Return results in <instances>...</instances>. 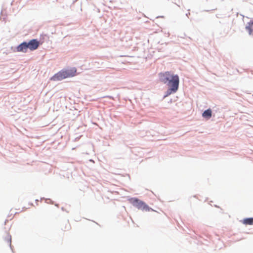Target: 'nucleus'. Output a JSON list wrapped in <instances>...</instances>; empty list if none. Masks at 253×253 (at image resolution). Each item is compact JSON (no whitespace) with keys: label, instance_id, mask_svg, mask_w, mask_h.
Segmentation results:
<instances>
[{"label":"nucleus","instance_id":"8","mask_svg":"<svg viewBox=\"0 0 253 253\" xmlns=\"http://www.w3.org/2000/svg\"><path fill=\"white\" fill-rule=\"evenodd\" d=\"M246 29L248 31L250 35L253 34V21L248 23Z\"/></svg>","mask_w":253,"mask_h":253},{"label":"nucleus","instance_id":"4","mask_svg":"<svg viewBox=\"0 0 253 253\" xmlns=\"http://www.w3.org/2000/svg\"><path fill=\"white\" fill-rule=\"evenodd\" d=\"M65 72H64V70H62L57 73L55 74L53 77L50 78V80L53 81H58L62 80L64 79L67 78V76H66Z\"/></svg>","mask_w":253,"mask_h":253},{"label":"nucleus","instance_id":"1","mask_svg":"<svg viewBox=\"0 0 253 253\" xmlns=\"http://www.w3.org/2000/svg\"><path fill=\"white\" fill-rule=\"evenodd\" d=\"M161 81L164 84H167L169 89L165 97L168 96L172 93L177 91L179 86V77L177 75H173L170 72L161 73L159 74Z\"/></svg>","mask_w":253,"mask_h":253},{"label":"nucleus","instance_id":"6","mask_svg":"<svg viewBox=\"0 0 253 253\" xmlns=\"http://www.w3.org/2000/svg\"><path fill=\"white\" fill-rule=\"evenodd\" d=\"M71 228V225L69 221L64 223L61 226V229L63 231H68Z\"/></svg>","mask_w":253,"mask_h":253},{"label":"nucleus","instance_id":"2","mask_svg":"<svg viewBox=\"0 0 253 253\" xmlns=\"http://www.w3.org/2000/svg\"><path fill=\"white\" fill-rule=\"evenodd\" d=\"M40 44V42L37 39H32L28 42H23L17 47V52H26L28 49L31 51L35 50L39 47Z\"/></svg>","mask_w":253,"mask_h":253},{"label":"nucleus","instance_id":"9","mask_svg":"<svg viewBox=\"0 0 253 253\" xmlns=\"http://www.w3.org/2000/svg\"><path fill=\"white\" fill-rule=\"evenodd\" d=\"M242 223L245 225H253V218H247L243 220Z\"/></svg>","mask_w":253,"mask_h":253},{"label":"nucleus","instance_id":"5","mask_svg":"<svg viewBox=\"0 0 253 253\" xmlns=\"http://www.w3.org/2000/svg\"><path fill=\"white\" fill-rule=\"evenodd\" d=\"M64 72H65V75L67 76V78L73 77L76 75L77 72V69L76 68L74 67L68 70H64Z\"/></svg>","mask_w":253,"mask_h":253},{"label":"nucleus","instance_id":"7","mask_svg":"<svg viewBox=\"0 0 253 253\" xmlns=\"http://www.w3.org/2000/svg\"><path fill=\"white\" fill-rule=\"evenodd\" d=\"M211 115L212 111L210 109L205 111L202 114V116L207 119H209L211 117Z\"/></svg>","mask_w":253,"mask_h":253},{"label":"nucleus","instance_id":"3","mask_svg":"<svg viewBox=\"0 0 253 253\" xmlns=\"http://www.w3.org/2000/svg\"><path fill=\"white\" fill-rule=\"evenodd\" d=\"M129 201L134 207L137 208L139 210L145 211H149L151 210L153 211V210L150 208L144 202L138 199L131 198L129 200Z\"/></svg>","mask_w":253,"mask_h":253}]
</instances>
